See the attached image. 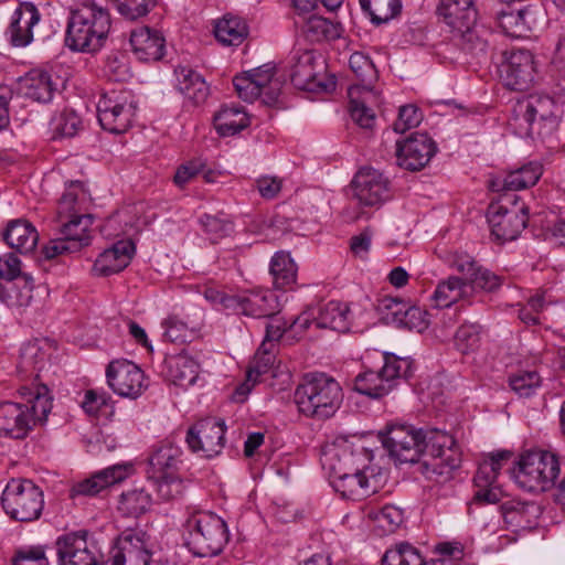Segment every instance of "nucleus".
<instances>
[{"mask_svg":"<svg viewBox=\"0 0 565 565\" xmlns=\"http://www.w3.org/2000/svg\"><path fill=\"white\" fill-rule=\"evenodd\" d=\"M497 476L493 468L482 460L473 478L477 488L475 500L483 503H497L500 501L502 490L497 486Z\"/></svg>","mask_w":565,"mask_h":565,"instance_id":"nucleus-38","label":"nucleus"},{"mask_svg":"<svg viewBox=\"0 0 565 565\" xmlns=\"http://www.w3.org/2000/svg\"><path fill=\"white\" fill-rule=\"evenodd\" d=\"M278 310V296L269 289H257L242 295L241 313L247 317L271 318Z\"/></svg>","mask_w":565,"mask_h":565,"instance_id":"nucleus-30","label":"nucleus"},{"mask_svg":"<svg viewBox=\"0 0 565 565\" xmlns=\"http://www.w3.org/2000/svg\"><path fill=\"white\" fill-rule=\"evenodd\" d=\"M468 287V282L462 279L449 277L437 285L433 294V300L436 307L448 308L458 300L469 296Z\"/></svg>","mask_w":565,"mask_h":565,"instance_id":"nucleus-46","label":"nucleus"},{"mask_svg":"<svg viewBox=\"0 0 565 565\" xmlns=\"http://www.w3.org/2000/svg\"><path fill=\"white\" fill-rule=\"evenodd\" d=\"M371 461V452L347 437H337L327 444L320 457L321 466L329 478L348 471H358L359 466Z\"/></svg>","mask_w":565,"mask_h":565,"instance_id":"nucleus-12","label":"nucleus"},{"mask_svg":"<svg viewBox=\"0 0 565 565\" xmlns=\"http://www.w3.org/2000/svg\"><path fill=\"white\" fill-rule=\"evenodd\" d=\"M106 376L109 387L122 397L137 398L147 387L141 369L127 360L110 362Z\"/></svg>","mask_w":565,"mask_h":565,"instance_id":"nucleus-17","label":"nucleus"},{"mask_svg":"<svg viewBox=\"0 0 565 565\" xmlns=\"http://www.w3.org/2000/svg\"><path fill=\"white\" fill-rule=\"evenodd\" d=\"M52 396L45 384L36 385V394L29 403L3 402L0 404V435L24 439L33 427L44 424L52 409Z\"/></svg>","mask_w":565,"mask_h":565,"instance_id":"nucleus-3","label":"nucleus"},{"mask_svg":"<svg viewBox=\"0 0 565 565\" xmlns=\"http://www.w3.org/2000/svg\"><path fill=\"white\" fill-rule=\"evenodd\" d=\"M130 45L140 61H159L164 55V38L162 34L148 26H141L131 31Z\"/></svg>","mask_w":565,"mask_h":565,"instance_id":"nucleus-27","label":"nucleus"},{"mask_svg":"<svg viewBox=\"0 0 565 565\" xmlns=\"http://www.w3.org/2000/svg\"><path fill=\"white\" fill-rule=\"evenodd\" d=\"M341 31L340 24L319 15L310 17L303 25V33L311 42L335 40L340 38Z\"/></svg>","mask_w":565,"mask_h":565,"instance_id":"nucleus-49","label":"nucleus"},{"mask_svg":"<svg viewBox=\"0 0 565 565\" xmlns=\"http://www.w3.org/2000/svg\"><path fill=\"white\" fill-rule=\"evenodd\" d=\"M152 504V497L145 488H132L120 494L118 511L127 518L145 514Z\"/></svg>","mask_w":565,"mask_h":565,"instance_id":"nucleus-45","label":"nucleus"},{"mask_svg":"<svg viewBox=\"0 0 565 565\" xmlns=\"http://www.w3.org/2000/svg\"><path fill=\"white\" fill-rule=\"evenodd\" d=\"M467 282L469 285V292L472 289H480L491 292L499 288L502 284L501 278L498 275L480 266H478Z\"/></svg>","mask_w":565,"mask_h":565,"instance_id":"nucleus-64","label":"nucleus"},{"mask_svg":"<svg viewBox=\"0 0 565 565\" xmlns=\"http://www.w3.org/2000/svg\"><path fill=\"white\" fill-rule=\"evenodd\" d=\"M169 374L175 385H193L198 377V364L185 355L172 356L168 361Z\"/></svg>","mask_w":565,"mask_h":565,"instance_id":"nucleus-50","label":"nucleus"},{"mask_svg":"<svg viewBox=\"0 0 565 565\" xmlns=\"http://www.w3.org/2000/svg\"><path fill=\"white\" fill-rule=\"evenodd\" d=\"M129 465H115L100 470L90 478L76 483L71 490V497L86 495L94 497L113 484L124 481L130 470Z\"/></svg>","mask_w":565,"mask_h":565,"instance_id":"nucleus-25","label":"nucleus"},{"mask_svg":"<svg viewBox=\"0 0 565 565\" xmlns=\"http://www.w3.org/2000/svg\"><path fill=\"white\" fill-rule=\"evenodd\" d=\"M163 337L171 343H185L194 338V330L175 316H171L162 323Z\"/></svg>","mask_w":565,"mask_h":565,"instance_id":"nucleus-61","label":"nucleus"},{"mask_svg":"<svg viewBox=\"0 0 565 565\" xmlns=\"http://www.w3.org/2000/svg\"><path fill=\"white\" fill-rule=\"evenodd\" d=\"M353 196L359 204L371 207L381 206L390 198V182L376 169L362 168L352 181Z\"/></svg>","mask_w":565,"mask_h":565,"instance_id":"nucleus-18","label":"nucleus"},{"mask_svg":"<svg viewBox=\"0 0 565 565\" xmlns=\"http://www.w3.org/2000/svg\"><path fill=\"white\" fill-rule=\"evenodd\" d=\"M117 12L128 21H137L147 17L159 3V0H113Z\"/></svg>","mask_w":565,"mask_h":565,"instance_id":"nucleus-52","label":"nucleus"},{"mask_svg":"<svg viewBox=\"0 0 565 565\" xmlns=\"http://www.w3.org/2000/svg\"><path fill=\"white\" fill-rule=\"evenodd\" d=\"M215 126L220 136H234L249 125V117L239 106H225L214 116Z\"/></svg>","mask_w":565,"mask_h":565,"instance_id":"nucleus-41","label":"nucleus"},{"mask_svg":"<svg viewBox=\"0 0 565 565\" xmlns=\"http://www.w3.org/2000/svg\"><path fill=\"white\" fill-rule=\"evenodd\" d=\"M387 481V472L373 465L362 463L358 471H348L330 478V483L341 497L361 500L379 492Z\"/></svg>","mask_w":565,"mask_h":565,"instance_id":"nucleus-9","label":"nucleus"},{"mask_svg":"<svg viewBox=\"0 0 565 565\" xmlns=\"http://www.w3.org/2000/svg\"><path fill=\"white\" fill-rule=\"evenodd\" d=\"M552 296L546 291L537 292L531 297L527 305L519 309V318L525 324L539 323V313L550 303H552Z\"/></svg>","mask_w":565,"mask_h":565,"instance_id":"nucleus-60","label":"nucleus"},{"mask_svg":"<svg viewBox=\"0 0 565 565\" xmlns=\"http://www.w3.org/2000/svg\"><path fill=\"white\" fill-rule=\"evenodd\" d=\"M33 278L19 277L17 281H0V301L8 307H29L33 299Z\"/></svg>","mask_w":565,"mask_h":565,"instance_id":"nucleus-37","label":"nucleus"},{"mask_svg":"<svg viewBox=\"0 0 565 565\" xmlns=\"http://www.w3.org/2000/svg\"><path fill=\"white\" fill-rule=\"evenodd\" d=\"M134 253L135 244L131 241H119L98 256L94 269L102 276L117 274L129 265Z\"/></svg>","mask_w":565,"mask_h":565,"instance_id":"nucleus-28","label":"nucleus"},{"mask_svg":"<svg viewBox=\"0 0 565 565\" xmlns=\"http://www.w3.org/2000/svg\"><path fill=\"white\" fill-rule=\"evenodd\" d=\"M423 119L422 110L414 104L399 107L397 119L393 124L395 132L404 134L405 131L417 127Z\"/></svg>","mask_w":565,"mask_h":565,"instance_id":"nucleus-62","label":"nucleus"},{"mask_svg":"<svg viewBox=\"0 0 565 565\" xmlns=\"http://www.w3.org/2000/svg\"><path fill=\"white\" fill-rule=\"evenodd\" d=\"M212 431V422L210 417H204L191 425L186 431L185 443L192 452L206 451L204 439L210 438Z\"/></svg>","mask_w":565,"mask_h":565,"instance_id":"nucleus-56","label":"nucleus"},{"mask_svg":"<svg viewBox=\"0 0 565 565\" xmlns=\"http://www.w3.org/2000/svg\"><path fill=\"white\" fill-rule=\"evenodd\" d=\"M349 66L359 81L353 86H359L364 95H372L379 73L370 56L363 52H354L350 56Z\"/></svg>","mask_w":565,"mask_h":565,"instance_id":"nucleus-40","label":"nucleus"},{"mask_svg":"<svg viewBox=\"0 0 565 565\" xmlns=\"http://www.w3.org/2000/svg\"><path fill=\"white\" fill-rule=\"evenodd\" d=\"M276 344L269 341H263L247 370L246 380L238 385L233 393V399L237 403L246 401L254 385L259 381L263 374H266L274 365L276 360Z\"/></svg>","mask_w":565,"mask_h":565,"instance_id":"nucleus-23","label":"nucleus"},{"mask_svg":"<svg viewBox=\"0 0 565 565\" xmlns=\"http://www.w3.org/2000/svg\"><path fill=\"white\" fill-rule=\"evenodd\" d=\"M497 22L504 34L512 38H522L532 30L534 14L527 8L507 4L497 12Z\"/></svg>","mask_w":565,"mask_h":565,"instance_id":"nucleus-29","label":"nucleus"},{"mask_svg":"<svg viewBox=\"0 0 565 565\" xmlns=\"http://www.w3.org/2000/svg\"><path fill=\"white\" fill-rule=\"evenodd\" d=\"M84 191L79 183H72L63 193L57 203L54 218V231L68 243H76L77 252L88 246L92 242L90 226L94 217L83 213L81 198Z\"/></svg>","mask_w":565,"mask_h":565,"instance_id":"nucleus-5","label":"nucleus"},{"mask_svg":"<svg viewBox=\"0 0 565 565\" xmlns=\"http://www.w3.org/2000/svg\"><path fill=\"white\" fill-rule=\"evenodd\" d=\"M342 399L341 385L326 373L306 374L295 392V401L300 413L318 419L334 415Z\"/></svg>","mask_w":565,"mask_h":565,"instance_id":"nucleus-4","label":"nucleus"},{"mask_svg":"<svg viewBox=\"0 0 565 565\" xmlns=\"http://www.w3.org/2000/svg\"><path fill=\"white\" fill-rule=\"evenodd\" d=\"M499 66V76L503 85L513 90L527 89L534 79L535 62L527 50L504 52Z\"/></svg>","mask_w":565,"mask_h":565,"instance_id":"nucleus-15","label":"nucleus"},{"mask_svg":"<svg viewBox=\"0 0 565 565\" xmlns=\"http://www.w3.org/2000/svg\"><path fill=\"white\" fill-rule=\"evenodd\" d=\"M351 323L352 315L349 306L340 301H329L319 308L317 316L309 311L301 313L294 321V327L302 330L316 327L347 332L350 330Z\"/></svg>","mask_w":565,"mask_h":565,"instance_id":"nucleus-16","label":"nucleus"},{"mask_svg":"<svg viewBox=\"0 0 565 565\" xmlns=\"http://www.w3.org/2000/svg\"><path fill=\"white\" fill-rule=\"evenodd\" d=\"M380 438L390 456L398 463L417 462L424 452V433L413 425L390 424L380 433Z\"/></svg>","mask_w":565,"mask_h":565,"instance_id":"nucleus-11","label":"nucleus"},{"mask_svg":"<svg viewBox=\"0 0 565 565\" xmlns=\"http://www.w3.org/2000/svg\"><path fill=\"white\" fill-rule=\"evenodd\" d=\"M247 22L239 15L226 13L214 23V38L224 46H238L248 36Z\"/></svg>","mask_w":565,"mask_h":565,"instance_id":"nucleus-35","label":"nucleus"},{"mask_svg":"<svg viewBox=\"0 0 565 565\" xmlns=\"http://www.w3.org/2000/svg\"><path fill=\"white\" fill-rule=\"evenodd\" d=\"M504 522L515 530H527L536 525L541 508L534 502L505 501L501 505Z\"/></svg>","mask_w":565,"mask_h":565,"instance_id":"nucleus-34","label":"nucleus"},{"mask_svg":"<svg viewBox=\"0 0 565 565\" xmlns=\"http://www.w3.org/2000/svg\"><path fill=\"white\" fill-rule=\"evenodd\" d=\"M210 518V513L193 514L186 521L189 533L185 537V545L194 556L206 557L211 554Z\"/></svg>","mask_w":565,"mask_h":565,"instance_id":"nucleus-31","label":"nucleus"},{"mask_svg":"<svg viewBox=\"0 0 565 565\" xmlns=\"http://www.w3.org/2000/svg\"><path fill=\"white\" fill-rule=\"evenodd\" d=\"M527 216L523 207L508 210L500 204H492L489 207L488 223L491 234L498 241H513L526 226Z\"/></svg>","mask_w":565,"mask_h":565,"instance_id":"nucleus-22","label":"nucleus"},{"mask_svg":"<svg viewBox=\"0 0 565 565\" xmlns=\"http://www.w3.org/2000/svg\"><path fill=\"white\" fill-rule=\"evenodd\" d=\"M561 473L559 458L547 450H531L523 454L513 472L515 483L529 492L551 490Z\"/></svg>","mask_w":565,"mask_h":565,"instance_id":"nucleus-6","label":"nucleus"},{"mask_svg":"<svg viewBox=\"0 0 565 565\" xmlns=\"http://www.w3.org/2000/svg\"><path fill=\"white\" fill-rule=\"evenodd\" d=\"M455 345L463 354L476 352L481 345V329L477 324H462L455 334Z\"/></svg>","mask_w":565,"mask_h":565,"instance_id":"nucleus-55","label":"nucleus"},{"mask_svg":"<svg viewBox=\"0 0 565 565\" xmlns=\"http://www.w3.org/2000/svg\"><path fill=\"white\" fill-rule=\"evenodd\" d=\"M178 90L194 105L206 102L210 95V86L205 78L188 66H178L174 70Z\"/></svg>","mask_w":565,"mask_h":565,"instance_id":"nucleus-33","label":"nucleus"},{"mask_svg":"<svg viewBox=\"0 0 565 565\" xmlns=\"http://www.w3.org/2000/svg\"><path fill=\"white\" fill-rule=\"evenodd\" d=\"M382 565H439V562H425L417 547L407 542H399L386 550Z\"/></svg>","mask_w":565,"mask_h":565,"instance_id":"nucleus-43","label":"nucleus"},{"mask_svg":"<svg viewBox=\"0 0 565 565\" xmlns=\"http://www.w3.org/2000/svg\"><path fill=\"white\" fill-rule=\"evenodd\" d=\"M436 153L434 140L426 134H415L396 142L397 164L406 170L423 169Z\"/></svg>","mask_w":565,"mask_h":565,"instance_id":"nucleus-20","label":"nucleus"},{"mask_svg":"<svg viewBox=\"0 0 565 565\" xmlns=\"http://www.w3.org/2000/svg\"><path fill=\"white\" fill-rule=\"evenodd\" d=\"M151 537L140 529H127L118 536L110 557L111 565H149Z\"/></svg>","mask_w":565,"mask_h":565,"instance_id":"nucleus-14","label":"nucleus"},{"mask_svg":"<svg viewBox=\"0 0 565 565\" xmlns=\"http://www.w3.org/2000/svg\"><path fill=\"white\" fill-rule=\"evenodd\" d=\"M398 316L396 326L415 330L417 332L424 331L428 327L427 312L415 306L404 305L402 311H397Z\"/></svg>","mask_w":565,"mask_h":565,"instance_id":"nucleus-58","label":"nucleus"},{"mask_svg":"<svg viewBox=\"0 0 565 565\" xmlns=\"http://www.w3.org/2000/svg\"><path fill=\"white\" fill-rule=\"evenodd\" d=\"M109 12L94 3L72 10L67 20L65 45L74 52L99 51L109 34Z\"/></svg>","mask_w":565,"mask_h":565,"instance_id":"nucleus-2","label":"nucleus"},{"mask_svg":"<svg viewBox=\"0 0 565 565\" xmlns=\"http://www.w3.org/2000/svg\"><path fill=\"white\" fill-rule=\"evenodd\" d=\"M350 98V115L352 120L363 129H372L375 125L376 117L374 111L365 105L372 95H364L360 92L359 86H350L349 90Z\"/></svg>","mask_w":565,"mask_h":565,"instance_id":"nucleus-48","label":"nucleus"},{"mask_svg":"<svg viewBox=\"0 0 565 565\" xmlns=\"http://www.w3.org/2000/svg\"><path fill=\"white\" fill-rule=\"evenodd\" d=\"M136 110V102L127 90L107 92L97 103V116L102 128L115 135L124 134L131 127Z\"/></svg>","mask_w":565,"mask_h":565,"instance_id":"nucleus-10","label":"nucleus"},{"mask_svg":"<svg viewBox=\"0 0 565 565\" xmlns=\"http://www.w3.org/2000/svg\"><path fill=\"white\" fill-rule=\"evenodd\" d=\"M563 114V107L552 97L529 95L515 102L509 122L521 137L546 139L558 129Z\"/></svg>","mask_w":565,"mask_h":565,"instance_id":"nucleus-1","label":"nucleus"},{"mask_svg":"<svg viewBox=\"0 0 565 565\" xmlns=\"http://www.w3.org/2000/svg\"><path fill=\"white\" fill-rule=\"evenodd\" d=\"M2 237L10 248L21 254L33 252L39 242V233L34 225L22 218L8 222Z\"/></svg>","mask_w":565,"mask_h":565,"instance_id":"nucleus-32","label":"nucleus"},{"mask_svg":"<svg viewBox=\"0 0 565 565\" xmlns=\"http://www.w3.org/2000/svg\"><path fill=\"white\" fill-rule=\"evenodd\" d=\"M40 12L31 2H23L13 12L8 29L10 41L14 46H26L33 40V28L40 21Z\"/></svg>","mask_w":565,"mask_h":565,"instance_id":"nucleus-26","label":"nucleus"},{"mask_svg":"<svg viewBox=\"0 0 565 565\" xmlns=\"http://www.w3.org/2000/svg\"><path fill=\"white\" fill-rule=\"evenodd\" d=\"M269 273L277 289L290 288L297 279V265L286 252H277L270 260Z\"/></svg>","mask_w":565,"mask_h":565,"instance_id":"nucleus-44","label":"nucleus"},{"mask_svg":"<svg viewBox=\"0 0 565 565\" xmlns=\"http://www.w3.org/2000/svg\"><path fill=\"white\" fill-rule=\"evenodd\" d=\"M12 565H49L45 546L24 545L14 550Z\"/></svg>","mask_w":565,"mask_h":565,"instance_id":"nucleus-57","label":"nucleus"},{"mask_svg":"<svg viewBox=\"0 0 565 565\" xmlns=\"http://www.w3.org/2000/svg\"><path fill=\"white\" fill-rule=\"evenodd\" d=\"M249 75L262 90V99L265 104L271 105L277 102L281 90V81L275 76V66L264 64L248 71Z\"/></svg>","mask_w":565,"mask_h":565,"instance_id":"nucleus-42","label":"nucleus"},{"mask_svg":"<svg viewBox=\"0 0 565 565\" xmlns=\"http://www.w3.org/2000/svg\"><path fill=\"white\" fill-rule=\"evenodd\" d=\"M4 513L18 522H32L40 519L44 508L42 490L30 479H11L1 494Z\"/></svg>","mask_w":565,"mask_h":565,"instance_id":"nucleus-7","label":"nucleus"},{"mask_svg":"<svg viewBox=\"0 0 565 565\" xmlns=\"http://www.w3.org/2000/svg\"><path fill=\"white\" fill-rule=\"evenodd\" d=\"M543 173V166L537 161L529 162L509 172L503 179V188L520 191L536 184Z\"/></svg>","mask_w":565,"mask_h":565,"instance_id":"nucleus-47","label":"nucleus"},{"mask_svg":"<svg viewBox=\"0 0 565 565\" xmlns=\"http://www.w3.org/2000/svg\"><path fill=\"white\" fill-rule=\"evenodd\" d=\"M61 78L43 70H32L20 78L21 94L38 103H50L58 89Z\"/></svg>","mask_w":565,"mask_h":565,"instance_id":"nucleus-24","label":"nucleus"},{"mask_svg":"<svg viewBox=\"0 0 565 565\" xmlns=\"http://www.w3.org/2000/svg\"><path fill=\"white\" fill-rule=\"evenodd\" d=\"M290 78L292 84L300 89H311L316 81V56L313 52L297 51L291 57Z\"/></svg>","mask_w":565,"mask_h":565,"instance_id":"nucleus-36","label":"nucleus"},{"mask_svg":"<svg viewBox=\"0 0 565 565\" xmlns=\"http://www.w3.org/2000/svg\"><path fill=\"white\" fill-rule=\"evenodd\" d=\"M206 167V160H202L201 158H195L193 160H190L189 162L181 164L174 174V183L182 188L184 184H186L192 178L198 175L200 172H203V178L206 183L212 182V170L207 169Z\"/></svg>","mask_w":565,"mask_h":565,"instance_id":"nucleus-59","label":"nucleus"},{"mask_svg":"<svg viewBox=\"0 0 565 565\" xmlns=\"http://www.w3.org/2000/svg\"><path fill=\"white\" fill-rule=\"evenodd\" d=\"M424 451L428 452L436 462L433 463L439 473H449L458 468L461 461V452L455 438L443 430H430L424 434Z\"/></svg>","mask_w":565,"mask_h":565,"instance_id":"nucleus-19","label":"nucleus"},{"mask_svg":"<svg viewBox=\"0 0 565 565\" xmlns=\"http://www.w3.org/2000/svg\"><path fill=\"white\" fill-rule=\"evenodd\" d=\"M87 537L86 530L70 532L57 537L55 546L58 565H102L103 556Z\"/></svg>","mask_w":565,"mask_h":565,"instance_id":"nucleus-13","label":"nucleus"},{"mask_svg":"<svg viewBox=\"0 0 565 565\" xmlns=\"http://www.w3.org/2000/svg\"><path fill=\"white\" fill-rule=\"evenodd\" d=\"M181 456L182 449L166 440L149 458L152 475H177Z\"/></svg>","mask_w":565,"mask_h":565,"instance_id":"nucleus-39","label":"nucleus"},{"mask_svg":"<svg viewBox=\"0 0 565 565\" xmlns=\"http://www.w3.org/2000/svg\"><path fill=\"white\" fill-rule=\"evenodd\" d=\"M159 499L172 501L182 497L184 484L178 475H151Z\"/></svg>","mask_w":565,"mask_h":565,"instance_id":"nucleus-54","label":"nucleus"},{"mask_svg":"<svg viewBox=\"0 0 565 565\" xmlns=\"http://www.w3.org/2000/svg\"><path fill=\"white\" fill-rule=\"evenodd\" d=\"M384 364L380 371L367 370L354 380V390L372 398L388 394L401 380L408 379L413 373L412 361L394 354L383 356Z\"/></svg>","mask_w":565,"mask_h":565,"instance_id":"nucleus-8","label":"nucleus"},{"mask_svg":"<svg viewBox=\"0 0 565 565\" xmlns=\"http://www.w3.org/2000/svg\"><path fill=\"white\" fill-rule=\"evenodd\" d=\"M437 11L452 32L471 41L478 17L475 0H440Z\"/></svg>","mask_w":565,"mask_h":565,"instance_id":"nucleus-21","label":"nucleus"},{"mask_svg":"<svg viewBox=\"0 0 565 565\" xmlns=\"http://www.w3.org/2000/svg\"><path fill=\"white\" fill-rule=\"evenodd\" d=\"M542 380L535 371H519L509 377V385L520 397H530L541 386Z\"/></svg>","mask_w":565,"mask_h":565,"instance_id":"nucleus-53","label":"nucleus"},{"mask_svg":"<svg viewBox=\"0 0 565 565\" xmlns=\"http://www.w3.org/2000/svg\"><path fill=\"white\" fill-rule=\"evenodd\" d=\"M360 6L377 25L395 18L402 8L401 0H360Z\"/></svg>","mask_w":565,"mask_h":565,"instance_id":"nucleus-51","label":"nucleus"},{"mask_svg":"<svg viewBox=\"0 0 565 565\" xmlns=\"http://www.w3.org/2000/svg\"><path fill=\"white\" fill-rule=\"evenodd\" d=\"M44 362V352L36 342H29L21 348L19 369L23 372L40 370Z\"/></svg>","mask_w":565,"mask_h":565,"instance_id":"nucleus-63","label":"nucleus"}]
</instances>
